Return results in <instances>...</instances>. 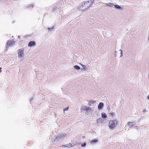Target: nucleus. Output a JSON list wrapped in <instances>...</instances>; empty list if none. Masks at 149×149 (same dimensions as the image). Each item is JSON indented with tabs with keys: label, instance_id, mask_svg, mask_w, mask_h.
I'll use <instances>...</instances> for the list:
<instances>
[{
	"label": "nucleus",
	"instance_id": "obj_10",
	"mask_svg": "<svg viewBox=\"0 0 149 149\" xmlns=\"http://www.w3.org/2000/svg\"><path fill=\"white\" fill-rule=\"evenodd\" d=\"M104 104L102 102H100L98 106V108L99 109H101L103 107Z\"/></svg>",
	"mask_w": 149,
	"mask_h": 149
},
{
	"label": "nucleus",
	"instance_id": "obj_1",
	"mask_svg": "<svg viewBox=\"0 0 149 149\" xmlns=\"http://www.w3.org/2000/svg\"><path fill=\"white\" fill-rule=\"evenodd\" d=\"M94 0H90L88 1H84L81 4L79 8L80 10L84 11L88 9L90 7L92 6Z\"/></svg>",
	"mask_w": 149,
	"mask_h": 149
},
{
	"label": "nucleus",
	"instance_id": "obj_5",
	"mask_svg": "<svg viewBox=\"0 0 149 149\" xmlns=\"http://www.w3.org/2000/svg\"><path fill=\"white\" fill-rule=\"evenodd\" d=\"M66 135L65 134H60L56 137V139L58 140H60L64 138Z\"/></svg>",
	"mask_w": 149,
	"mask_h": 149
},
{
	"label": "nucleus",
	"instance_id": "obj_6",
	"mask_svg": "<svg viewBox=\"0 0 149 149\" xmlns=\"http://www.w3.org/2000/svg\"><path fill=\"white\" fill-rule=\"evenodd\" d=\"M128 127L129 128L131 127L132 126L135 125V123L134 121L132 122H128L127 123Z\"/></svg>",
	"mask_w": 149,
	"mask_h": 149
},
{
	"label": "nucleus",
	"instance_id": "obj_8",
	"mask_svg": "<svg viewBox=\"0 0 149 149\" xmlns=\"http://www.w3.org/2000/svg\"><path fill=\"white\" fill-rule=\"evenodd\" d=\"M36 44L35 42L34 41H31L29 43L28 46L31 47L34 45H35Z\"/></svg>",
	"mask_w": 149,
	"mask_h": 149
},
{
	"label": "nucleus",
	"instance_id": "obj_22",
	"mask_svg": "<svg viewBox=\"0 0 149 149\" xmlns=\"http://www.w3.org/2000/svg\"><path fill=\"white\" fill-rule=\"evenodd\" d=\"M81 65L85 69L86 68V66L82 64H81Z\"/></svg>",
	"mask_w": 149,
	"mask_h": 149
},
{
	"label": "nucleus",
	"instance_id": "obj_31",
	"mask_svg": "<svg viewBox=\"0 0 149 149\" xmlns=\"http://www.w3.org/2000/svg\"><path fill=\"white\" fill-rule=\"evenodd\" d=\"M148 78H149V75H148Z\"/></svg>",
	"mask_w": 149,
	"mask_h": 149
},
{
	"label": "nucleus",
	"instance_id": "obj_30",
	"mask_svg": "<svg viewBox=\"0 0 149 149\" xmlns=\"http://www.w3.org/2000/svg\"><path fill=\"white\" fill-rule=\"evenodd\" d=\"M88 105L89 106H91V104L90 103H89V104H88Z\"/></svg>",
	"mask_w": 149,
	"mask_h": 149
},
{
	"label": "nucleus",
	"instance_id": "obj_4",
	"mask_svg": "<svg viewBox=\"0 0 149 149\" xmlns=\"http://www.w3.org/2000/svg\"><path fill=\"white\" fill-rule=\"evenodd\" d=\"M81 109L83 111H86L88 112L91 111V109L89 107L84 106H82Z\"/></svg>",
	"mask_w": 149,
	"mask_h": 149
},
{
	"label": "nucleus",
	"instance_id": "obj_14",
	"mask_svg": "<svg viewBox=\"0 0 149 149\" xmlns=\"http://www.w3.org/2000/svg\"><path fill=\"white\" fill-rule=\"evenodd\" d=\"M74 69L78 70L80 69V67L77 65H75L74 67Z\"/></svg>",
	"mask_w": 149,
	"mask_h": 149
},
{
	"label": "nucleus",
	"instance_id": "obj_19",
	"mask_svg": "<svg viewBox=\"0 0 149 149\" xmlns=\"http://www.w3.org/2000/svg\"><path fill=\"white\" fill-rule=\"evenodd\" d=\"M120 52V57H121L123 56V51L121 49H120L119 50Z\"/></svg>",
	"mask_w": 149,
	"mask_h": 149
},
{
	"label": "nucleus",
	"instance_id": "obj_3",
	"mask_svg": "<svg viewBox=\"0 0 149 149\" xmlns=\"http://www.w3.org/2000/svg\"><path fill=\"white\" fill-rule=\"evenodd\" d=\"M117 121L116 120H110L108 124L109 129L111 130H113L115 129L117 125Z\"/></svg>",
	"mask_w": 149,
	"mask_h": 149
},
{
	"label": "nucleus",
	"instance_id": "obj_13",
	"mask_svg": "<svg viewBox=\"0 0 149 149\" xmlns=\"http://www.w3.org/2000/svg\"><path fill=\"white\" fill-rule=\"evenodd\" d=\"M64 147H67L69 148H70L72 146V144L71 143H69V144H67L65 145H63Z\"/></svg>",
	"mask_w": 149,
	"mask_h": 149
},
{
	"label": "nucleus",
	"instance_id": "obj_23",
	"mask_svg": "<svg viewBox=\"0 0 149 149\" xmlns=\"http://www.w3.org/2000/svg\"><path fill=\"white\" fill-rule=\"evenodd\" d=\"M68 108H69V107H66L65 109H63L64 111H67V110H68Z\"/></svg>",
	"mask_w": 149,
	"mask_h": 149
},
{
	"label": "nucleus",
	"instance_id": "obj_17",
	"mask_svg": "<svg viewBox=\"0 0 149 149\" xmlns=\"http://www.w3.org/2000/svg\"><path fill=\"white\" fill-rule=\"evenodd\" d=\"M96 102V101L94 100H89V102L90 103H91L92 104H93Z\"/></svg>",
	"mask_w": 149,
	"mask_h": 149
},
{
	"label": "nucleus",
	"instance_id": "obj_20",
	"mask_svg": "<svg viewBox=\"0 0 149 149\" xmlns=\"http://www.w3.org/2000/svg\"><path fill=\"white\" fill-rule=\"evenodd\" d=\"M86 146V143L85 142L84 143L82 144L81 145V146L83 147H85Z\"/></svg>",
	"mask_w": 149,
	"mask_h": 149
},
{
	"label": "nucleus",
	"instance_id": "obj_16",
	"mask_svg": "<svg viewBox=\"0 0 149 149\" xmlns=\"http://www.w3.org/2000/svg\"><path fill=\"white\" fill-rule=\"evenodd\" d=\"M101 116L102 118H106L107 117V115L104 113H101Z\"/></svg>",
	"mask_w": 149,
	"mask_h": 149
},
{
	"label": "nucleus",
	"instance_id": "obj_18",
	"mask_svg": "<svg viewBox=\"0 0 149 149\" xmlns=\"http://www.w3.org/2000/svg\"><path fill=\"white\" fill-rule=\"evenodd\" d=\"M54 28L53 27H52L51 28H48V30L50 31H52L54 30Z\"/></svg>",
	"mask_w": 149,
	"mask_h": 149
},
{
	"label": "nucleus",
	"instance_id": "obj_2",
	"mask_svg": "<svg viewBox=\"0 0 149 149\" xmlns=\"http://www.w3.org/2000/svg\"><path fill=\"white\" fill-rule=\"evenodd\" d=\"M24 50L23 48H22L18 50V57L20 61H22L25 58V55L24 54Z\"/></svg>",
	"mask_w": 149,
	"mask_h": 149
},
{
	"label": "nucleus",
	"instance_id": "obj_12",
	"mask_svg": "<svg viewBox=\"0 0 149 149\" xmlns=\"http://www.w3.org/2000/svg\"><path fill=\"white\" fill-rule=\"evenodd\" d=\"M103 119L101 118H100L97 119V123H101L103 122Z\"/></svg>",
	"mask_w": 149,
	"mask_h": 149
},
{
	"label": "nucleus",
	"instance_id": "obj_26",
	"mask_svg": "<svg viewBox=\"0 0 149 149\" xmlns=\"http://www.w3.org/2000/svg\"><path fill=\"white\" fill-rule=\"evenodd\" d=\"M147 98L149 100V95L147 97Z\"/></svg>",
	"mask_w": 149,
	"mask_h": 149
},
{
	"label": "nucleus",
	"instance_id": "obj_24",
	"mask_svg": "<svg viewBox=\"0 0 149 149\" xmlns=\"http://www.w3.org/2000/svg\"><path fill=\"white\" fill-rule=\"evenodd\" d=\"M115 53L114 56L115 57H116V56H117V55H116L117 52H116V51H115Z\"/></svg>",
	"mask_w": 149,
	"mask_h": 149
},
{
	"label": "nucleus",
	"instance_id": "obj_25",
	"mask_svg": "<svg viewBox=\"0 0 149 149\" xmlns=\"http://www.w3.org/2000/svg\"><path fill=\"white\" fill-rule=\"evenodd\" d=\"M143 112H145L146 111V109H143Z\"/></svg>",
	"mask_w": 149,
	"mask_h": 149
},
{
	"label": "nucleus",
	"instance_id": "obj_7",
	"mask_svg": "<svg viewBox=\"0 0 149 149\" xmlns=\"http://www.w3.org/2000/svg\"><path fill=\"white\" fill-rule=\"evenodd\" d=\"M15 43V41H8L7 43V44L9 46H12Z\"/></svg>",
	"mask_w": 149,
	"mask_h": 149
},
{
	"label": "nucleus",
	"instance_id": "obj_9",
	"mask_svg": "<svg viewBox=\"0 0 149 149\" xmlns=\"http://www.w3.org/2000/svg\"><path fill=\"white\" fill-rule=\"evenodd\" d=\"M113 8H115L118 10H122V8L119 5H114V7H113Z\"/></svg>",
	"mask_w": 149,
	"mask_h": 149
},
{
	"label": "nucleus",
	"instance_id": "obj_15",
	"mask_svg": "<svg viewBox=\"0 0 149 149\" xmlns=\"http://www.w3.org/2000/svg\"><path fill=\"white\" fill-rule=\"evenodd\" d=\"M107 6L109 7H114V4L112 3H106Z\"/></svg>",
	"mask_w": 149,
	"mask_h": 149
},
{
	"label": "nucleus",
	"instance_id": "obj_28",
	"mask_svg": "<svg viewBox=\"0 0 149 149\" xmlns=\"http://www.w3.org/2000/svg\"><path fill=\"white\" fill-rule=\"evenodd\" d=\"M1 68H0V72H1Z\"/></svg>",
	"mask_w": 149,
	"mask_h": 149
},
{
	"label": "nucleus",
	"instance_id": "obj_11",
	"mask_svg": "<svg viewBox=\"0 0 149 149\" xmlns=\"http://www.w3.org/2000/svg\"><path fill=\"white\" fill-rule=\"evenodd\" d=\"M98 142V140L97 139H95L91 141V142L92 144H94Z\"/></svg>",
	"mask_w": 149,
	"mask_h": 149
},
{
	"label": "nucleus",
	"instance_id": "obj_21",
	"mask_svg": "<svg viewBox=\"0 0 149 149\" xmlns=\"http://www.w3.org/2000/svg\"><path fill=\"white\" fill-rule=\"evenodd\" d=\"M110 115L111 116L113 117L114 116V114L113 113H111L110 114Z\"/></svg>",
	"mask_w": 149,
	"mask_h": 149
},
{
	"label": "nucleus",
	"instance_id": "obj_27",
	"mask_svg": "<svg viewBox=\"0 0 149 149\" xmlns=\"http://www.w3.org/2000/svg\"><path fill=\"white\" fill-rule=\"evenodd\" d=\"M31 7H33V5H31Z\"/></svg>",
	"mask_w": 149,
	"mask_h": 149
},
{
	"label": "nucleus",
	"instance_id": "obj_29",
	"mask_svg": "<svg viewBox=\"0 0 149 149\" xmlns=\"http://www.w3.org/2000/svg\"><path fill=\"white\" fill-rule=\"evenodd\" d=\"M107 109H110V108L109 107H108Z\"/></svg>",
	"mask_w": 149,
	"mask_h": 149
}]
</instances>
